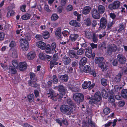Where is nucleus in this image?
<instances>
[{
  "label": "nucleus",
  "mask_w": 127,
  "mask_h": 127,
  "mask_svg": "<svg viewBox=\"0 0 127 127\" xmlns=\"http://www.w3.org/2000/svg\"><path fill=\"white\" fill-rule=\"evenodd\" d=\"M35 38L38 40H43V37L41 34L36 35Z\"/></svg>",
  "instance_id": "nucleus-56"
},
{
  "label": "nucleus",
  "mask_w": 127,
  "mask_h": 127,
  "mask_svg": "<svg viewBox=\"0 0 127 127\" xmlns=\"http://www.w3.org/2000/svg\"><path fill=\"white\" fill-rule=\"evenodd\" d=\"M71 59L68 57L66 56H64L62 59V61L65 64L68 65L71 62Z\"/></svg>",
  "instance_id": "nucleus-24"
},
{
  "label": "nucleus",
  "mask_w": 127,
  "mask_h": 127,
  "mask_svg": "<svg viewBox=\"0 0 127 127\" xmlns=\"http://www.w3.org/2000/svg\"><path fill=\"white\" fill-rule=\"evenodd\" d=\"M85 23L87 26H89L91 25L90 19L89 18H87L85 20Z\"/></svg>",
  "instance_id": "nucleus-58"
},
{
  "label": "nucleus",
  "mask_w": 127,
  "mask_h": 127,
  "mask_svg": "<svg viewBox=\"0 0 127 127\" xmlns=\"http://www.w3.org/2000/svg\"><path fill=\"white\" fill-rule=\"evenodd\" d=\"M30 79L28 82L29 85L34 88L38 87V84L35 82L37 80V78L35 77V74L33 73L30 74Z\"/></svg>",
  "instance_id": "nucleus-2"
},
{
  "label": "nucleus",
  "mask_w": 127,
  "mask_h": 127,
  "mask_svg": "<svg viewBox=\"0 0 127 127\" xmlns=\"http://www.w3.org/2000/svg\"><path fill=\"white\" fill-rule=\"evenodd\" d=\"M117 58L119 62L121 64H124L126 62V58L122 54H120L117 55Z\"/></svg>",
  "instance_id": "nucleus-14"
},
{
  "label": "nucleus",
  "mask_w": 127,
  "mask_h": 127,
  "mask_svg": "<svg viewBox=\"0 0 127 127\" xmlns=\"http://www.w3.org/2000/svg\"><path fill=\"white\" fill-rule=\"evenodd\" d=\"M103 112L105 114L107 115L110 112V110L109 108H105L103 110Z\"/></svg>",
  "instance_id": "nucleus-55"
},
{
  "label": "nucleus",
  "mask_w": 127,
  "mask_h": 127,
  "mask_svg": "<svg viewBox=\"0 0 127 127\" xmlns=\"http://www.w3.org/2000/svg\"><path fill=\"white\" fill-rule=\"evenodd\" d=\"M92 39L93 41L94 42H96L98 41L97 36L96 34L95 33L93 34L92 37Z\"/></svg>",
  "instance_id": "nucleus-47"
},
{
  "label": "nucleus",
  "mask_w": 127,
  "mask_h": 127,
  "mask_svg": "<svg viewBox=\"0 0 127 127\" xmlns=\"http://www.w3.org/2000/svg\"><path fill=\"white\" fill-rule=\"evenodd\" d=\"M55 89H57L58 91L60 92L59 93H62L63 94V97L67 91V89L66 87L61 85H59L58 86L55 87Z\"/></svg>",
  "instance_id": "nucleus-10"
},
{
  "label": "nucleus",
  "mask_w": 127,
  "mask_h": 127,
  "mask_svg": "<svg viewBox=\"0 0 127 127\" xmlns=\"http://www.w3.org/2000/svg\"><path fill=\"white\" fill-rule=\"evenodd\" d=\"M39 58L41 59L45 60L46 59V54L43 53H41L39 54Z\"/></svg>",
  "instance_id": "nucleus-52"
},
{
  "label": "nucleus",
  "mask_w": 127,
  "mask_h": 127,
  "mask_svg": "<svg viewBox=\"0 0 127 127\" xmlns=\"http://www.w3.org/2000/svg\"><path fill=\"white\" fill-rule=\"evenodd\" d=\"M63 94L62 93H59L57 95H53L51 97V98L54 101H56L57 99H61L63 98Z\"/></svg>",
  "instance_id": "nucleus-19"
},
{
  "label": "nucleus",
  "mask_w": 127,
  "mask_h": 127,
  "mask_svg": "<svg viewBox=\"0 0 127 127\" xmlns=\"http://www.w3.org/2000/svg\"><path fill=\"white\" fill-rule=\"evenodd\" d=\"M69 24L71 26L77 27H79L80 26V24L75 20L70 21L69 22Z\"/></svg>",
  "instance_id": "nucleus-20"
},
{
  "label": "nucleus",
  "mask_w": 127,
  "mask_h": 127,
  "mask_svg": "<svg viewBox=\"0 0 127 127\" xmlns=\"http://www.w3.org/2000/svg\"><path fill=\"white\" fill-rule=\"evenodd\" d=\"M92 48L90 47H88L86 49L85 55L88 57L90 58L92 56Z\"/></svg>",
  "instance_id": "nucleus-18"
},
{
  "label": "nucleus",
  "mask_w": 127,
  "mask_h": 127,
  "mask_svg": "<svg viewBox=\"0 0 127 127\" xmlns=\"http://www.w3.org/2000/svg\"><path fill=\"white\" fill-rule=\"evenodd\" d=\"M87 59L85 57L81 58L79 62V64L81 66H83L86 64L87 61Z\"/></svg>",
  "instance_id": "nucleus-31"
},
{
  "label": "nucleus",
  "mask_w": 127,
  "mask_h": 127,
  "mask_svg": "<svg viewBox=\"0 0 127 127\" xmlns=\"http://www.w3.org/2000/svg\"><path fill=\"white\" fill-rule=\"evenodd\" d=\"M101 97L100 93L97 92L94 95L93 99H90L89 101L90 103H94L97 104L98 102L99 101L101 100Z\"/></svg>",
  "instance_id": "nucleus-4"
},
{
  "label": "nucleus",
  "mask_w": 127,
  "mask_h": 127,
  "mask_svg": "<svg viewBox=\"0 0 127 127\" xmlns=\"http://www.w3.org/2000/svg\"><path fill=\"white\" fill-rule=\"evenodd\" d=\"M15 14V12L13 10H10L8 11L7 14V17H9L10 16H13Z\"/></svg>",
  "instance_id": "nucleus-49"
},
{
  "label": "nucleus",
  "mask_w": 127,
  "mask_h": 127,
  "mask_svg": "<svg viewBox=\"0 0 127 127\" xmlns=\"http://www.w3.org/2000/svg\"><path fill=\"white\" fill-rule=\"evenodd\" d=\"M35 53L33 51H31L29 53L27 56V59L29 60L33 59L35 56Z\"/></svg>",
  "instance_id": "nucleus-29"
},
{
  "label": "nucleus",
  "mask_w": 127,
  "mask_h": 127,
  "mask_svg": "<svg viewBox=\"0 0 127 127\" xmlns=\"http://www.w3.org/2000/svg\"><path fill=\"white\" fill-rule=\"evenodd\" d=\"M99 67L102 69L106 70L107 69L108 66L104 62H103L101 64H99Z\"/></svg>",
  "instance_id": "nucleus-38"
},
{
  "label": "nucleus",
  "mask_w": 127,
  "mask_h": 127,
  "mask_svg": "<svg viewBox=\"0 0 127 127\" xmlns=\"http://www.w3.org/2000/svg\"><path fill=\"white\" fill-rule=\"evenodd\" d=\"M117 47L114 44H111L108 47L106 52L107 55L108 56L111 55L113 52H115L116 50Z\"/></svg>",
  "instance_id": "nucleus-6"
},
{
  "label": "nucleus",
  "mask_w": 127,
  "mask_h": 127,
  "mask_svg": "<svg viewBox=\"0 0 127 127\" xmlns=\"http://www.w3.org/2000/svg\"><path fill=\"white\" fill-rule=\"evenodd\" d=\"M101 93L102 96L106 98L107 97V94L106 90L104 88H102L101 90Z\"/></svg>",
  "instance_id": "nucleus-46"
},
{
  "label": "nucleus",
  "mask_w": 127,
  "mask_h": 127,
  "mask_svg": "<svg viewBox=\"0 0 127 127\" xmlns=\"http://www.w3.org/2000/svg\"><path fill=\"white\" fill-rule=\"evenodd\" d=\"M125 28V25L123 23L120 24L119 25V29L118 30V31L120 32L122 31Z\"/></svg>",
  "instance_id": "nucleus-48"
},
{
  "label": "nucleus",
  "mask_w": 127,
  "mask_h": 127,
  "mask_svg": "<svg viewBox=\"0 0 127 127\" xmlns=\"http://www.w3.org/2000/svg\"><path fill=\"white\" fill-rule=\"evenodd\" d=\"M88 123L89 125L91 126V127H95L96 124L93 122L92 121L91 119L88 120Z\"/></svg>",
  "instance_id": "nucleus-53"
},
{
  "label": "nucleus",
  "mask_w": 127,
  "mask_h": 127,
  "mask_svg": "<svg viewBox=\"0 0 127 127\" xmlns=\"http://www.w3.org/2000/svg\"><path fill=\"white\" fill-rule=\"evenodd\" d=\"M55 92L52 89H49V92L48 93L47 95L48 97L51 96L54 94Z\"/></svg>",
  "instance_id": "nucleus-50"
},
{
  "label": "nucleus",
  "mask_w": 127,
  "mask_h": 127,
  "mask_svg": "<svg viewBox=\"0 0 127 127\" xmlns=\"http://www.w3.org/2000/svg\"><path fill=\"white\" fill-rule=\"evenodd\" d=\"M58 77L63 82H67L68 80V75L66 74L63 75H59Z\"/></svg>",
  "instance_id": "nucleus-26"
},
{
  "label": "nucleus",
  "mask_w": 127,
  "mask_h": 127,
  "mask_svg": "<svg viewBox=\"0 0 127 127\" xmlns=\"http://www.w3.org/2000/svg\"><path fill=\"white\" fill-rule=\"evenodd\" d=\"M121 94L123 97L127 99V89L123 90L121 91Z\"/></svg>",
  "instance_id": "nucleus-35"
},
{
  "label": "nucleus",
  "mask_w": 127,
  "mask_h": 127,
  "mask_svg": "<svg viewBox=\"0 0 127 127\" xmlns=\"http://www.w3.org/2000/svg\"><path fill=\"white\" fill-rule=\"evenodd\" d=\"M16 46V43L15 41L12 40L10 42L9 46L10 47V49H12L13 52L12 53V56L13 58H16V50L14 49Z\"/></svg>",
  "instance_id": "nucleus-7"
},
{
  "label": "nucleus",
  "mask_w": 127,
  "mask_h": 127,
  "mask_svg": "<svg viewBox=\"0 0 127 127\" xmlns=\"http://www.w3.org/2000/svg\"><path fill=\"white\" fill-rule=\"evenodd\" d=\"M73 98L75 101L79 103L80 102L83 101L84 96L81 93H77L73 95Z\"/></svg>",
  "instance_id": "nucleus-5"
},
{
  "label": "nucleus",
  "mask_w": 127,
  "mask_h": 127,
  "mask_svg": "<svg viewBox=\"0 0 127 127\" xmlns=\"http://www.w3.org/2000/svg\"><path fill=\"white\" fill-rule=\"evenodd\" d=\"M104 60V58L103 57H96L95 60V64H98V66L99 64H101Z\"/></svg>",
  "instance_id": "nucleus-25"
},
{
  "label": "nucleus",
  "mask_w": 127,
  "mask_h": 127,
  "mask_svg": "<svg viewBox=\"0 0 127 127\" xmlns=\"http://www.w3.org/2000/svg\"><path fill=\"white\" fill-rule=\"evenodd\" d=\"M98 11L100 14H103L106 11L105 7L102 5H100L98 7Z\"/></svg>",
  "instance_id": "nucleus-21"
},
{
  "label": "nucleus",
  "mask_w": 127,
  "mask_h": 127,
  "mask_svg": "<svg viewBox=\"0 0 127 127\" xmlns=\"http://www.w3.org/2000/svg\"><path fill=\"white\" fill-rule=\"evenodd\" d=\"M62 34L64 36H68L69 34V32L66 31H64L62 32Z\"/></svg>",
  "instance_id": "nucleus-64"
},
{
  "label": "nucleus",
  "mask_w": 127,
  "mask_h": 127,
  "mask_svg": "<svg viewBox=\"0 0 127 127\" xmlns=\"http://www.w3.org/2000/svg\"><path fill=\"white\" fill-rule=\"evenodd\" d=\"M110 95L109 98V101L111 102H113L115 101L114 96L115 95V93H114L112 90L110 91Z\"/></svg>",
  "instance_id": "nucleus-28"
},
{
  "label": "nucleus",
  "mask_w": 127,
  "mask_h": 127,
  "mask_svg": "<svg viewBox=\"0 0 127 127\" xmlns=\"http://www.w3.org/2000/svg\"><path fill=\"white\" fill-rule=\"evenodd\" d=\"M107 24V20L105 18L102 17L100 20V25L99 28L102 29H104L105 28Z\"/></svg>",
  "instance_id": "nucleus-12"
},
{
  "label": "nucleus",
  "mask_w": 127,
  "mask_h": 127,
  "mask_svg": "<svg viewBox=\"0 0 127 127\" xmlns=\"http://www.w3.org/2000/svg\"><path fill=\"white\" fill-rule=\"evenodd\" d=\"M56 47V43L55 42L51 44L50 47L51 48V51H53L54 52Z\"/></svg>",
  "instance_id": "nucleus-54"
},
{
  "label": "nucleus",
  "mask_w": 127,
  "mask_h": 127,
  "mask_svg": "<svg viewBox=\"0 0 127 127\" xmlns=\"http://www.w3.org/2000/svg\"><path fill=\"white\" fill-rule=\"evenodd\" d=\"M37 46L41 49H45L46 44L44 42L41 41H39L36 43Z\"/></svg>",
  "instance_id": "nucleus-22"
},
{
  "label": "nucleus",
  "mask_w": 127,
  "mask_h": 127,
  "mask_svg": "<svg viewBox=\"0 0 127 127\" xmlns=\"http://www.w3.org/2000/svg\"><path fill=\"white\" fill-rule=\"evenodd\" d=\"M58 63L54 61H52L50 62V67L52 69L54 66V65H57Z\"/></svg>",
  "instance_id": "nucleus-51"
},
{
  "label": "nucleus",
  "mask_w": 127,
  "mask_h": 127,
  "mask_svg": "<svg viewBox=\"0 0 127 127\" xmlns=\"http://www.w3.org/2000/svg\"><path fill=\"white\" fill-rule=\"evenodd\" d=\"M27 64L26 62L20 63L16 66V69H19L21 71H23L27 68Z\"/></svg>",
  "instance_id": "nucleus-9"
},
{
  "label": "nucleus",
  "mask_w": 127,
  "mask_h": 127,
  "mask_svg": "<svg viewBox=\"0 0 127 127\" xmlns=\"http://www.w3.org/2000/svg\"><path fill=\"white\" fill-rule=\"evenodd\" d=\"M84 51L85 50L84 49L80 48L77 51L76 54L78 56L82 55L84 54Z\"/></svg>",
  "instance_id": "nucleus-41"
},
{
  "label": "nucleus",
  "mask_w": 127,
  "mask_h": 127,
  "mask_svg": "<svg viewBox=\"0 0 127 127\" xmlns=\"http://www.w3.org/2000/svg\"><path fill=\"white\" fill-rule=\"evenodd\" d=\"M79 37V35L77 34H71L70 36V40L71 41H74L76 40Z\"/></svg>",
  "instance_id": "nucleus-32"
},
{
  "label": "nucleus",
  "mask_w": 127,
  "mask_h": 127,
  "mask_svg": "<svg viewBox=\"0 0 127 127\" xmlns=\"http://www.w3.org/2000/svg\"><path fill=\"white\" fill-rule=\"evenodd\" d=\"M43 38L44 39H47L49 36V32L47 31L44 32L43 33Z\"/></svg>",
  "instance_id": "nucleus-44"
},
{
  "label": "nucleus",
  "mask_w": 127,
  "mask_h": 127,
  "mask_svg": "<svg viewBox=\"0 0 127 127\" xmlns=\"http://www.w3.org/2000/svg\"><path fill=\"white\" fill-rule=\"evenodd\" d=\"M120 2L118 0L114 1L112 3L110 4L108 6L109 8L111 10L116 9L120 6Z\"/></svg>",
  "instance_id": "nucleus-8"
},
{
  "label": "nucleus",
  "mask_w": 127,
  "mask_h": 127,
  "mask_svg": "<svg viewBox=\"0 0 127 127\" xmlns=\"http://www.w3.org/2000/svg\"><path fill=\"white\" fill-rule=\"evenodd\" d=\"M31 38L30 34L29 33H27L26 34L24 40L23 38H21L20 41L21 40L23 42L21 43V49L24 51H26L29 47V41L31 40Z\"/></svg>",
  "instance_id": "nucleus-1"
},
{
  "label": "nucleus",
  "mask_w": 127,
  "mask_h": 127,
  "mask_svg": "<svg viewBox=\"0 0 127 127\" xmlns=\"http://www.w3.org/2000/svg\"><path fill=\"white\" fill-rule=\"evenodd\" d=\"M61 28H57L55 32L56 36L59 39H61L62 38V36L61 35Z\"/></svg>",
  "instance_id": "nucleus-17"
},
{
  "label": "nucleus",
  "mask_w": 127,
  "mask_h": 127,
  "mask_svg": "<svg viewBox=\"0 0 127 127\" xmlns=\"http://www.w3.org/2000/svg\"><path fill=\"white\" fill-rule=\"evenodd\" d=\"M31 15L28 13H26L21 16L22 19L24 20L29 19L31 18Z\"/></svg>",
  "instance_id": "nucleus-34"
},
{
  "label": "nucleus",
  "mask_w": 127,
  "mask_h": 127,
  "mask_svg": "<svg viewBox=\"0 0 127 127\" xmlns=\"http://www.w3.org/2000/svg\"><path fill=\"white\" fill-rule=\"evenodd\" d=\"M26 7V5H24L21 6L20 7V10L23 12H25L26 11L25 8Z\"/></svg>",
  "instance_id": "nucleus-62"
},
{
  "label": "nucleus",
  "mask_w": 127,
  "mask_h": 127,
  "mask_svg": "<svg viewBox=\"0 0 127 127\" xmlns=\"http://www.w3.org/2000/svg\"><path fill=\"white\" fill-rule=\"evenodd\" d=\"M44 9L47 12H50L51 11V10L49 9L48 5L47 4L45 5Z\"/></svg>",
  "instance_id": "nucleus-63"
},
{
  "label": "nucleus",
  "mask_w": 127,
  "mask_h": 127,
  "mask_svg": "<svg viewBox=\"0 0 127 127\" xmlns=\"http://www.w3.org/2000/svg\"><path fill=\"white\" fill-rule=\"evenodd\" d=\"M91 13L92 17L96 19H99L100 18V14L96 9L94 8L91 11Z\"/></svg>",
  "instance_id": "nucleus-11"
},
{
  "label": "nucleus",
  "mask_w": 127,
  "mask_h": 127,
  "mask_svg": "<svg viewBox=\"0 0 127 127\" xmlns=\"http://www.w3.org/2000/svg\"><path fill=\"white\" fill-rule=\"evenodd\" d=\"M16 67H14L12 66H9L7 68V70L9 71H6L8 73H11L12 74H14L16 73Z\"/></svg>",
  "instance_id": "nucleus-27"
},
{
  "label": "nucleus",
  "mask_w": 127,
  "mask_h": 127,
  "mask_svg": "<svg viewBox=\"0 0 127 127\" xmlns=\"http://www.w3.org/2000/svg\"><path fill=\"white\" fill-rule=\"evenodd\" d=\"M98 48L100 50H102L106 49L105 44V43L102 42L99 44L98 47Z\"/></svg>",
  "instance_id": "nucleus-45"
},
{
  "label": "nucleus",
  "mask_w": 127,
  "mask_h": 127,
  "mask_svg": "<svg viewBox=\"0 0 127 127\" xmlns=\"http://www.w3.org/2000/svg\"><path fill=\"white\" fill-rule=\"evenodd\" d=\"M27 97L30 102H32L34 101V96L33 94H31L27 96Z\"/></svg>",
  "instance_id": "nucleus-39"
},
{
  "label": "nucleus",
  "mask_w": 127,
  "mask_h": 127,
  "mask_svg": "<svg viewBox=\"0 0 127 127\" xmlns=\"http://www.w3.org/2000/svg\"><path fill=\"white\" fill-rule=\"evenodd\" d=\"M101 83L102 85L104 86H106L107 84V80L104 78H102L100 80Z\"/></svg>",
  "instance_id": "nucleus-42"
},
{
  "label": "nucleus",
  "mask_w": 127,
  "mask_h": 127,
  "mask_svg": "<svg viewBox=\"0 0 127 127\" xmlns=\"http://www.w3.org/2000/svg\"><path fill=\"white\" fill-rule=\"evenodd\" d=\"M123 74V72H120L115 77L114 80L116 82H120L121 79V76Z\"/></svg>",
  "instance_id": "nucleus-30"
},
{
  "label": "nucleus",
  "mask_w": 127,
  "mask_h": 127,
  "mask_svg": "<svg viewBox=\"0 0 127 127\" xmlns=\"http://www.w3.org/2000/svg\"><path fill=\"white\" fill-rule=\"evenodd\" d=\"M53 82L55 84H57L58 82L57 78L55 75L53 76Z\"/></svg>",
  "instance_id": "nucleus-57"
},
{
  "label": "nucleus",
  "mask_w": 127,
  "mask_h": 127,
  "mask_svg": "<svg viewBox=\"0 0 127 127\" xmlns=\"http://www.w3.org/2000/svg\"><path fill=\"white\" fill-rule=\"evenodd\" d=\"M68 72L69 73H74L75 72V69L74 70L72 67H70L68 68Z\"/></svg>",
  "instance_id": "nucleus-61"
},
{
  "label": "nucleus",
  "mask_w": 127,
  "mask_h": 127,
  "mask_svg": "<svg viewBox=\"0 0 127 127\" xmlns=\"http://www.w3.org/2000/svg\"><path fill=\"white\" fill-rule=\"evenodd\" d=\"M91 7L89 6L84 7L82 11V14L84 15H87L89 14L91 10Z\"/></svg>",
  "instance_id": "nucleus-16"
},
{
  "label": "nucleus",
  "mask_w": 127,
  "mask_h": 127,
  "mask_svg": "<svg viewBox=\"0 0 127 127\" xmlns=\"http://www.w3.org/2000/svg\"><path fill=\"white\" fill-rule=\"evenodd\" d=\"M122 88V87H119L118 85H116L114 86V89L113 90L114 92H113V90H112L113 91V92L114 93H116V94H118L120 90Z\"/></svg>",
  "instance_id": "nucleus-37"
},
{
  "label": "nucleus",
  "mask_w": 127,
  "mask_h": 127,
  "mask_svg": "<svg viewBox=\"0 0 127 127\" xmlns=\"http://www.w3.org/2000/svg\"><path fill=\"white\" fill-rule=\"evenodd\" d=\"M81 42H83L82 43V42H77L76 44V46H74L73 48V49L75 50H78L79 49V48L78 45L80 44L82 47H85L86 46V42L85 41V40L83 38L81 39Z\"/></svg>",
  "instance_id": "nucleus-13"
},
{
  "label": "nucleus",
  "mask_w": 127,
  "mask_h": 127,
  "mask_svg": "<svg viewBox=\"0 0 127 127\" xmlns=\"http://www.w3.org/2000/svg\"><path fill=\"white\" fill-rule=\"evenodd\" d=\"M69 56L71 58H75V59L76 60L79 59L80 58L79 56L77 55V54L75 53L74 50H69Z\"/></svg>",
  "instance_id": "nucleus-15"
},
{
  "label": "nucleus",
  "mask_w": 127,
  "mask_h": 127,
  "mask_svg": "<svg viewBox=\"0 0 127 127\" xmlns=\"http://www.w3.org/2000/svg\"><path fill=\"white\" fill-rule=\"evenodd\" d=\"M91 84V82L89 81L87 82L85 81L82 84V87L84 89H86L87 88H88L89 86Z\"/></svg>",
  "instance_id": "nucleus-36"
},
{
  "label": "nucleus",
  "mask_w": 127,
  "mask_h": 127,
  "mask_svg": "<svg viewBox=\"0 0 127 127\" xmlns=\"http://www.w3.org/2000/svg\"><path fill=\"white\" fill-rule=\"evenodd\" d=\"M59 17L56 14H52L51 17V20L52 21H54L57 20Z\"/></svg>",
  "instance_id": "nucleus-43"
},
{
  "label": "nucleus",
  "mask_w": 127,
  "mask_h": 127,
  "mask_svg": "<svg viewBox=\"0 0 127 127\" xmlns=\"http://www.w3.org/2000/svg\"><path fill=\"white\" fill-rule=\"evenodd\" d=\"M65 103L71 106L72 107L75 108L76 107V105L73 102L72 100L68 98L66 100V102Z\"/></svg>",
  "instance_id": "nucleus-33"
},
{
  "label": "nucleus",
  "mask_w": 127,
  "mask_h": 127,
  "mask_svg": "<svg viewBox=\"0 0 127 127\" xmlns=\"http://www.w3.org/2000/svg\"><path fill=\"white\" fill-rule=\"evenodd\" d=\"M60 110L63 114L67 115H70L72 112V108L67 105H63L61 106Z\"/></svg>",
  "instance_id": "nucleus-3"
},
{
  "label": "nucleus",
  "mask_w": 127,
  "mask_h": 127,
  "mask_svg": "<svg viewBox=\"0 0 127 127\" xmlns=\"http://www.w3.org/2000/svg\"><path fill=\"white\" fill-rule=\"evenodd\" d=\"M91 68L90 66L87 65L85 66L84 68L83 71L85 72L89 73L91 70Z\"/></svg>",
  "instance_id": "nucleus-40"
},
{
  "label": "nucleus",
  "mask_w": 127,
  "mask_h": 127,
  "mask_svg": "<svg viewBox=\"0 0 127 127\" xmlns=\"http://www.w3.org/2000/svg\"><path fill=\"white\" fill-rule=\"evenodd\" d=\"M4 33L3 32H0V41H2L4 38Z\"/></svg>",
  "instance_id": "nucleus-60"
},
{
  "label": "nucleus",
  "mask_w": 127,
  "mask_h": 127,
  "mask_svg": "<svg viewBox=\"0 0 127 127\" xmlns=\"http://www.w3.org/2000/svg\"><path fill=\"white\" fill-rule=\"evenodd\" d=\"M85 32V35L86 37L88 39H91L92 37L93 33L90 30H88L84 31Z\"/></svg>",
  "instance_id": "nucleus-23"
},
{
  "label": "nucleus",
  "mask_w": 127,
  "mask_h": 127,
  "mask_svg": "<svg viewBox=\"0 0 127 127\" xmlns=\"http://www.w3.org/2000/svg\"><path fill=\"white\" fill-rule=\"evenodd\" d=\"M97 24V21L95 20H93L91 23V25L93 27H95Z\"/></svg>",
  "instance_id": "nucleus-59"
}]
</instances>
